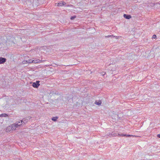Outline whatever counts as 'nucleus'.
Wrapping results in <instances>:
<instances>
[{
	"mask_svg": "<svg viewBox=\"0 0 160 160\" xmlns=\"http://www.w3.org/2000/svg\"><path fill=\"white\" fill-rule=\"evenodd\" d=\"M31 117H28L23 118L21 120V122H22L23 124H25L29 121L31 119Z\"/></svg>",
	"mask_w": 160,
	"mask_h": 160,
	"instance_id": "f257e3e1",
	"label": "nucleus"
},
{
	"mask_svg": "<svg viewBox=\"0 0 160 160\" xmlns=\"http://www.w3.org/2000/svg\"><path fill=\"white\" fill-rule=\"evenodd\" d=\"M39 81H37L35 82H33L32 83V86L35 88H38L40 85Z\"/></svg>",
	"mask_w": 160,
	"mask_h": 160,
	"instance_id": "f03ea898",
	"label": "nucleus"
},
{
	"mask_svg": "<svg viewBox=\"0 0 160 160\" xmlns=\"http://www.w3.org/2000/svg\"><path fill=\"white\" fill-rule=\"evenodd\" d=\"M45 60H43L42 61V60H40L38 59H35V60H33V63H40L41 62H44L45 61Z\"/></svg>",
	"mask_w": 160,
	"mask_h": 160,
	"instance_id": "7ed1b4c3",
	"label": "nucleus"
},
{
	"mask_svg": "<svg viewBox=\"0 0 160 160\" xmlns=\"http://www.w3.org/2000/svg\"><path fill=\"white\" fill-rule=\"evenodd\" d=\"M15 123L17 125V126H18V127H20V126H22L23 125L22 122H21V120L20 121H18L16 122Z\"/></svg>",
	"mask_w": 160,
	"mask_h": 160,
	"instance_id": "20e7f679",
	"label": "nucleus"
},
{
	"mask_svg": "<svg viewBox=\"0 0 160 160\" xmlns=\"http://www.w3.org/2000/svg\"><path fill=\"white\" fill-rule=\"evenodd\" d=\"M11 126L12 127V130H14L17 128H18V126H17V125L16 123L12 124Z\"/></svg>",
	"mask_w": 160,
	"mask_h": 160,
	"instance_id": "39448f33",
	"label": "nucleus"
},
{
	"mask_svg": "<svg viewBox=\"0 0 160 160\" xmlns=\"http://www.w3.org/2000/svg\"><path fill=\"white\" fill-rule=\"evenodd\" d=\"M6 58L2 57L0 58V64L3 63L6 61Z\"/></svg>",
	"mask_w": 160,
	"mask_h": 160,
	"instance_id": "423d86ee",
	"label": "nucleus"
},
{
	"mask_svg": "<svg viewBox=\"0 0 160 160\" xmlns=\"http://www.w3.org/2000/svg\"><path fill=\"white\" fill-rule=\"evenodd\" d=\"M123 17L127 19H129L132 17L131 15L126 14H124L123 15Z\"/></svg>",
	"mask_w": 160,
	"mask_h": 160,
	"instance_id": "0eeeda50",
	"label": "nucleus"
},
{
	"mask_svg": "<svg viewBox=\"0 0 160 160\" xmlns=\"http://www.w3.org/2000/svg\"><path fill=\"white\" fill-rule=\"evenodd\" d=\"M118 135L120 136H127V137H131V136H133V135H129V134H128L127 135L126 134L125 135V134H118Z\"/></svg>",
	"mask_w": 160,
	"mask_h": 160,
	"instance_id": "6e6552de",
	"label": "nucleus"
},
{
	"mask_svg": "<svg viewBox=\"0 0 160 160\" xmlns=\"http://www.w3.org/2000/svg\"><path fill=\"white\" fill-rule=\"evenodd\" d=\"M101 101H99L98 102L97 101H96L94 103L96 105H100L101 104Z\"/></svg>",
	"mask_w": 160,
	"mask_h": 160,
	"instance_id": "1a4fd4ad",
	"label": "nucleus"
},
{
	"mask_svg": "<svg viewBox=\"0 0 160 160\" xmlns=\"http://www.w3.org/2000/svg\"><path fill=\"white\" fill-rule=\"evenodd\" d=\"M1 116V117H7L8 116V114L6 113H2L0 115Z\"/></svg>",
	"mask_w": 160,
	"mask_h": 160,
	"instance_id": "9d476101",
	"label": "nucleus"
},
{
	"mask_svg": "<svg viewBox=\"0 0 160 160\" xmlns=\"http://www.w3.org/2000/svg\"><path fill=\"white\" fill-rule=\"evenodd\" d=\"M7 130L9 131H10L11 130H12V127L10 125V126H9V127H8L7 128Z\"/></svg>",
	"mask_w": 160,
	"mask_h": 160,
	"instance_id": "9b49d317",
	"label": "nucleus"
},
{
	"mask_svg": "<svg viewBox=\"0 0 160 160\" xmlns=\"http://www.w3.org/2000/svg\"><path fill=\"white\" fill-rule=\"evenodd\" d=\"M58 118V117H53L52 118V120L54 121H57V119Z\"/></svg>",
	"mask_w": 160,
	"mask_h": 160,
	"instance_id": "f8f14e48",
	"label": "nucleus"
},
{
	"mask_svg": "<svg viewBox=\"0 0 160 160\" xmlns=\"http://www.w3.org/2000/svg\"><path fill=\"white\" fill-rule=\"evenodd\" d=\"M33 60H32L31 59H29L28 60V63H33Z\"/></svg>",
	"mask_w": 160,
	"mask_h": 160,
	"instance_id": "ddd939ff",
	"label": "nucleus"
},
{
	"mask_svg": "<svg viewBox=\"0 0 160 160\" xmlns=\"http://www.w3.org/2000/svg\"><path fill=\"white\" fill-rule=\"evenodd\" d=\"M22 64H26L27 63H28V61H23L22 62Z\"/></svg>",
	"mask_w": 160,
	"mask_h": 160,
	"instance_id": "4468645a",
	"label": "nucleus"
},
{
	"mask_svg": "<svg viewBox=\"0 0 160 160\" xmlns=\"http://www.w3.org/2000/svg\"><path fill=\"white\" fill-rule=\"evenodd\" d=\"M156 38H157V36H156V35L154 34L153 35V36L152 37V39H156Z\"/></svg>",
	"mask_w": 160,
	"mask_h": 160,
	"instance_id": "2eb2a0df",
	"label": "nucleus"
},
{
	"mask_svg": "<svg viewBox=\"0 0 160 160\" xmlns=\"http://www.w3.org/2000/svg\"><path fill=\"white\" fill-rule=\"evenodd\" d=\"M62 2H60L58 3V5H59V6H62Z\"/></svg>",
	"mask_w": 160,
	"mask_h": 160,
	"instance_id": "dca6fc26",
	"label": "nucleus"
},
{
	"mask_svg": "<svg viewBox=\"0 0 160 160\" xmlns=\"http://www.w3.org/2000/svg\"><path fill=\"white\" fill-rule=\"evenodd\" d=\"M115 37V36H114L113 35H108V36H105V37H106V38H108V37Z\"/></svg>",
	"mask_w": 160,
	"mask_h": 160,
	"instance_id": "f3484780",
	"label": "nucleus"
},
{
	"mask_svg": "<svg viewBox=\"0 0 160 160\" xmlns=\"http://www.w3.org/2000/svg\"><path fill=\"white\" fill-rule=\"evenodd\" d=\"M62 5H65L66 4V3L64 2H62Z\"/></svg>",
	"mask_w": 160,
	"mask_h": 160,
	"instance_id": "a211bd4d",
	"label": "nucleus"
},
{
	"mask_svg": "<svg viewBox=\"0 0 160 160\" xmlns=\"http://www.w3.org/2000/svg\"><path fill=\"white\" fill-rule=\"evenodd\" d=\"M76 17H72L71 18V20H73V19H74V18Z\"/></svg>",
	"mask_w": 160,
	"mask_h": 160,
	"instance_id": "6ab92c4d",
	"label": "nucleus"
},
{
	"mask_svg": "<svg viewBox=\"0 0 160 160\" xmlns=\"http://www.w3.org/2000/svg\"><path fill=\"white\" fill-rule=\"evenodd\" d=\"M158 137L159 138H160V134H158L157 135Z\"/></svg>",
	"mask_w": 160,
	"mask_h": 160,
	"instance_id": "aec40b11",
	"label": "nucleus"
},
{
	"mask_svg": "<svg viewBox=\"0 0 160 160\" xmlns=\"http://www.w3.org/2000/svg\"><path fill=\"white\" fill-rule=\"evenodd\" d=\"M105 74V72H102V75H104Z\"/></svg>",
	"mask_w": 160,
	"mask_h": 160,
	"instance_id": "412c9836",
	"label": "nucleus"
},
{
	"mask_svg": "<svg viewBox=\"0 0 160 160\" xmlns=\"http://www.w3.org/2000/svg\"><path fill=\"white\" fill-rule=\"evenodd\" d=\"M111 135H112V136H115V135H114V133L112 134H112H111Z\"/></svg>",
	"mask_w": 160,
	"mask_h": 160,
	"instance_id": "4be33fe9",
	"label": "nucleus"
},
{
	"mask_svg": "<svg viewBox=\"0 0 160 160\" xmlns=\"http://www.w3.org/2000/svg\"><path fill=\"white\" fill-rule=\"evenodd\" d=\"M56 5L58 6H59V5H58V3H56Z\"/></svg>",
	"mask_w": 160,
	"mask_h": 160,
	"instance_id": "5701e85b",
	"label": "nucleus"
},
{
	"mask_svg": "<svg viewBox=\"0 0 160 160\" xmlns=\"http://www.w3.org/2000/svg\"><path fill=\"white\" fill-rule=\"evenodd\" d=\"M159 5H160V3L159 4Z\"/></svg>",
	"mask_w": 160,
	"mask_h": 160,
	"instance_id": "b1692460",
	"label": "nucleus"
}]
</instances>
